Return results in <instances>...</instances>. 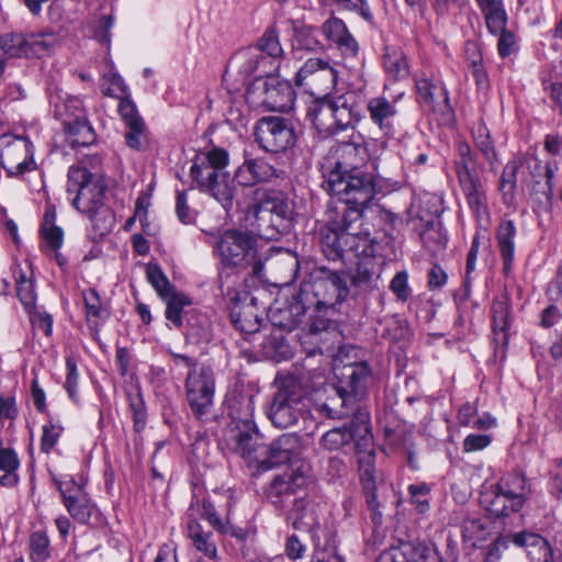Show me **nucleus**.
I'll return each mask as SVG.
<instances>
[{"mask_svg": "<svg viewBox=\"0 0 562 562\" xmlns=\"http://www.w3.org/2000/svg\"><path fill=\"white\" fill-rule=\"evenodd\" d=\"M108 186L100 171H90L83 161L67 173V193L72 206L91 222L93 239L108 235L115 225V215L105 203Z\"/></svg>", "mask_w": 562, "mask_h": 562, "instance_id": "1", "label": "nucleus"}, {"mask_svg": "<svg viewBox=\"0 0 562 562\" xmlns=\"http://www.w3.org/2000/svg\"><path fill=\"white\" fill-rule=\"evenodd\" d=\"M328 190L339 203L335 207L336 216L322 232H342L361 229L364 207L374 196L373 176L366 171L328 172Z\"/></svg>", "mask_w": 562, "mask_h": 562, "instance_id": "2", "label": "nucleus"}, {"mask_svg": "<svg viewBox=\"0 0 562 562\" xmlns=\"http://www.w3.org/2000/svg\"><path fill=\"white\" fill-rule=\"evenodd\" d=\"M321 244L329 260L357 259L352 283L360 288L370 286L376 277L375 240L370 237L368 228L322 232Z\"/></svg>", "mask_w": 562, "mask_h": 562, "instance_id": "3", "label": "nucleus"}, {"mask_svg": "<svg viewBox=\"0 0 562 562\" xmlns=\"http://www.w3.org/2000/svg\"><path fill=\"white\" fill-rule=\"evenodd\" d=\"M334 370L338 380L335 394L317 405V411L330 419L351 416L356 420L359 409H363L360 402L368 392L371 370L366 362H352Z\"/></svg>", "mask_w": 562, "mask_h": 562, "instance_id": "4", "label": "nucleus"}, {"mask_svg": "<svg viewBox=\"0 0 562 562\" xmlns=\"http://www.w3.org/2000/svg\"><path fill=\"white\" fill-rule=\"evenodd\" d=\"M228 153L223 148H213L196 155L190 175L198 188L212 195L226 211L233 207L235 186L226 171Z\"/></svg>", "mask_w": 562, "mask_h": 562, "instance_id": "5", "label": "nucleus"}, {"mask_svg": "<svg viewBox=\"0 0 562 562\" xmlns=\"http://www.w3.org/2000/svg\"><path fill=\"white\" fill-rule=\"evenodd\" d=\"M308 374L312 375V381L306 379L305 373L291 375L281 381L267 414L276 427L288 428L294 425L305 409L304 398L308 392L322 384V381H316L323 378L318 369L308 371Z\"/></svg>", "mask_w": 562, "mask_h": 562, "instance_id": "6", "label": "nucleus"}, {"mask_svg": "<svg viewBox=\"0 0 562 562\" xmlns=\"http://www.w3.org/2000/svg\"><path fill=\"white\" fill-rule=\"evenodd\" d=\"M283 55L282 46L274 30H269L251 45L237 50L228 61L229 69L236 70L244 79L251 76L268 78L279 67V58Z\"/></svg>", "mask_w": 562, "mask_h": 562, "instance_id": "7", "label": "nucleus"}, {"mask_svg": "<svg viewBox=\"0 0 562 562\" xmlns=\"http://www.w3.org/2000/svg\"><path fill=\"white\" fill-rule=\"evenodd\" d=\"M210 244L223 266L243 269L251 267L252 274H260L263 265L258 257L257 240L248 232L226 229Z\"/></svg>", "mask_w": 562, "mask_h": 562, "instance_id": "8", "label": "nucleus"}, {"mask_svg": "<svg viewBox=\"0 0 562 562\" xmlns=\"http://www.w3.org/2000/svg\"><path fill=\"white\" fill-rule=\"evenodd\" d=\"M348 294L349 289L344 274L322 269L321 276L313 282L303 284L297 293V303L294 308L300 314L311 305H335L341 303Z\"/></svg>", "mask_w": 562, "mask_h": 562, "instance_id": "9", "label": "nucleus"}, {"mask_svg": "<svg viewBox=\"0 0 562 562\" xmlns=\"http://www.w3.org/2000/svg\"><path fill=\"white\" fill-rule=\"evenodd\" d=\"M254 402L252 397H247L243 405V411L232 412V423L229 428V439L234 442L235 451L249 463L257 464L260 453L261 435L254 420Z\"/></svg>", "mask_w": 562, "mask_h": 562, "instance_id": "10", "label": "nucleus"}, {"mask_svg": "<svg viewBox=\"0 0 562 562\" xmlns=\"http://www.w3.org/2000/svg\"><path fill=\"white\" fill-rule=\"evenodd\" d=\"M199 518L205 519L215 530L222 533L228 532V527L218 517L214 506L209 501L198 502L187 512L188 537L192 540L196 550L214 560L217 557V549L213 533L203 530L198 521Z\"/></svg>", "mask_w": 562, "mask_h": 562, "instance_id": "11", "label": "nucleus"}, {"mask_svg": "<svg viewBox=\"0 0 562 562\" xmlns=\"http://www.w3.org/2000/svg\"><path fill=\"white\" fill-rule=\"evenodd\" d=\"M186 394L189 407L199 420L209 419L214 406L215 378L211 367L201 364L189 370L186 379Z\"/></svg>", "mask_w": 562, "mask_h": 562, "instance_id": "12", "label": "nucleus"}, {"mask_svg": "<svg viewBox=\"0 0 562 562\" xmlns=\"http://www.w3.org/2000/svg\"><path fill=\"white\" fill-rule=\"evenodd\" d=\"M525 479L519 474H509L483 494L486 509L496 517L508 516L520 510L525 504Z\"/></svg>", "mask_w": 562, "mask_h": 562, "instance_id": "13", "label": "nucleus"}, {"mask_svg": "<svg viewBox=\"0 0 562 562\" xmlns=\"http://www.w3.org/2000/svg\"><path fill=\"white\" fill-rule=\"evenodd\" d=\"M247 101L269 111L286 112L292 108L294 92L286 82L277 78H257L247 88Z\"/></svg>", "mask_w": 562, "mask_h": 562, "instance_id": "14", "label": "nucleus"}, {"mask_svg": "<svg viewBox=\"0 0 562 562\" xmlns=\"http://www.w3.org/2000/svg\"><path fill=\"white\" fill-rule=\"evenodd\" d=\"M255 138L267 153H282L293 147L296 142L293 124L281 116H266L255 126Z\"/></svg>", "mask_w": 562, "mask_h": 562, "instance_id": "15", "label": "nucleus"}, {"mask_svg": "<svg viewBox=\"0 0 562 562\" xmlns=\"http://www.w3.org/2000/svg\"><path fill=\"white\" fill-rule=\"evenodd\" d=\"M0 165L9 177H20L35 168L32 142L21 135L0 136Z\"/></svg>", "mask_w": 562, "mask_h": 562, "instance_id": "16", "label": "nucleus"}, {"mask_svg": "<svg viewBox=\"0 0 562 562\" xmlns=\"http://www.w3.org/2000/svg\"><path fill=\"white\" fill-rule=\"evenodd\" d=\"M338 71L327 59L308 58L297 70L295 83L305 88L311 94L327 95L337 83Z\"/></svg>", "mask_w": 562, "mask_h": 562, "instance_id": "17", "label": "nucleus"}, {"mask_svg": "<svg viewBox=\"0 0 562 562\" xmlns=\"http://www.w3.org/2000/svg\"><path fill=\"white\" fill-rule=\"evenodd\" d=\"M370 159L369 149L363 137L352 135L348 142L339 143L331 148L327 157L328 172H358Z\"/></svg>", "mask_w": 562, "mask_h": 562, "instance_id": "18", "label": "nucleus"}, {"mask_svg": "<svg viewBox=\"0 0 562 562\" xmlns=\"http://www.w3.org/2000/svg\"><path fill=\"white\" fill-rule=\"evenodd\" d=\"M162 301L166 303L165 317L169 322V328L182 329L186 321L188 331L191 335L204 336L207 319L200 315L196 323L192 322L193 315H191V311L184 310L192 304L191 299L187 294L177 291Z\"/></svg>", "mask_w": 562, "mask_h": 562, "instance_id": "19", "label": "nucleus"}, {"mask_svg": "<svg viewBox=\"0 0 562 562\" xmlns=\"http://www.w3.org/2000/svg\"><path fill=\"white\" fill-rule=\"evenodd\" d=\"M307 482L308 476L303 465L285 471L273 477L267 488V497L279 507H284L288 503L293 504V498L300 497L297 494L306 486Z\"/></svg>", "mask_w": 562, "mask_h": 562, "instance_id": "20", "label": "nucleus"}, {"mask_svg": "<svg viewBox=\"0 0 562 562\" xmlns=\"http://www.w3.org/2000/svg\"><path fill=\"white\" fill-rule=\"evenodd\" d=\"M282 171L271 165L265 157H255L249 153L244 154V161L234 173L233 182L241 187H254L269 183L279 179Z\"/></svg>", "mask_w": 562, "mask_h": 562, "instance_id": "21", "label": "nucleus"}, {"mask_svg": "<svg viewBox=\"0 0 562 562\" xmlns=\"http://www.w3.org/2000/svg\"><path fill=\"white\" fill-rule=\"evenodd\" d=\"M416 89L419 102L425 109L442 117L451 116L452 108L448 91L440 79L420 77L416 79Z\"/></svg>", "mask_w": 562, "mask_h": 562, "instance_id": "22", "label": "nucleus"}, {"mask_svg": "<svg viewBox=\"0 0 562 562\" xmlns=\"http://www.w3.org/2000/svg\"><path fill=\"white\" fill-rule=\"evenodd\" d=\"M299 450V437L292 434H284L260 452L257 468L259 471H268L274 467L292 462L297 457Z\"/></svg>", "mask_w": 562, "mask_h": 562, "instance_id": "23", "label": "nucleus"}, {"mask_svg": "<svg viewBox=\"0 0 562 562\" xmlns=\"http://www.w3.org/2000/svg\"><path fill=\"white\" fill-rule=\"evenodd\" d=\"M58 491L61 501L69 515L79 524L85 525L90 520L94 510V504L81 485L70 479L68 482H58Z\"/></svg>", "mask_w": 562, "mask_h": 562, "instance_id": "24", "label": "nucleus"}, {"mask_svg": "<svg viewBox=\"0 0 562 562\" xmlns=\"http://www.w3.org/2000/svg\"><path fill=\"white\" fill-rule=\"evenodd\" d=\"M376 562H440V558L426 543L409 541L383 551Z\"/></svg>", "mask_w": 562, "mask_h": 562, "instance_id": "25", "label": "nucleus"}, {"mask_svg": "<svg viewBox=\"0 0 562 562\" xmlns=\"http://www.w3.org/2000/svg\"><path fill=\"white\" fill-rule=\"evenodd\" d=\"M322 506L319 503L306 497L293 498V505L286 513V521L295 530H307L314 532L319 527V515Z\"/></svg>", "mask_w": 562, "mask_h": 562, "instance_id": "26", "label": "nucleus"}, {"mask_svg": "<svg viewBox=\"0 0 562 562\" xmlns=\"http://www.w3.org/2000/svg\"><path fill=\"white\" fill-rule=\"evenodd\" d=\"M306 117L318 134L326 138L336 134L331 99L317 97L307 106Z\"/></svg>", "mask_w": 562, "mask_h": 562, "instance_id": "27", "label": "nucleus"}, {"mask_svg": "<svg viewBox=\"0 0 562 562\" xmlns=\"http://www.w3.org/2000/svg\"><path fill=\"white\" fill-rule=\"evenodd\" d=\"M510 539L515 546L526 550L531 562H554L550 543L539 533L521 531L513 533Z\"/></svg>", "mask_w": 562, "mask_h": 562, "instance_id": "28", "label": "nucleus"}, {"mask_svg": "<svg viewBox=\"0 0 562 562\" xmlns=\"http://www.w3.org/2000/svg\"><path fill=\"white\" fill-rule=\"evenodd\" d=\"M356 437L355 449L358 454L359 474H361L362 461L369 457L372 469L375 470V450L373 447V436L369 428V413L366 409H359L356 416L355 425Z\"/></svg>", "mask_w": 562, "mask_h": 562, "instance_id": "29", "label": "nucleus"}, {"mask_svg": "<svg viewBox=\"0 0 562 562\" xmlns=\"http://www.w3.org/2000/svg\"><path fill=\"white\" fill-rule=\"evenodd\" d=\"M323 34L334 43L345 56H356L358 53V43L348 31L342 20L331 16L322 25Z\"/></svg>", "mask_w": 562, "mask_h": 562, "instance_id": "30", "label": "nucleus"}, {"mask_svg": "<svg viewBox=\"0 0 562 562\" xmlns=\"http://www.w3.org/2000/svg\"><path fill=\"white\" fill-rule=\"evenodd\" d=\"M370 120L384 136L392 134L393 121L397 114L396 103L383 95L371 98L367 103Z\"/></svg>", "mask_w": 562, "mask_h": 562, "instance_id": "31", "label": "nucleus"}, {"mask_svg": "<svg viewBox=\"0 0 562 562\" xmlns=\"http://www.w3.org/2000/svg\"><path fill=\"white\" fill-rule=\"evenodd\" d=\"M292 30V50L297 59L303 58L304 52H317L323 49V44L318 38L317 30L312 25H306L299 20H291Z\"/></svg>", "mask_w": 562, "mask_h": 562, "instance_id": "32", "label": "nucleus"}, {"mask_svg": "<svg viewBox=\"0 0 562 562\" xmlns=\"http://www.w3.org/2000/svg\"><path fill=\"white\" fill-rule=\"evenodd\" d=\"M331 102L336 134L353 127L360 121V111L353 93L338 95L331 99Z\"/></svg>", "mask_w": 562, "mask_h": 562, "instance_id": "33", "label": "nucleus"}, {"mask_svg": "<svg viewBox=\"0 0 562 562\" xmlns=\"http://www.w3.org/2000/svg\"><path fill=\"white\" fill-rule=\"evenodd\" d=\"M516 225L513 220L504 218L496 228V243L504 263V271L507 273L515 257Z\"/></svg>", "mask_w": 562, "mask_h": 562, "instance_id": "34", "label": "nucleus"}, {"mask_svg": "<svg viewBox=\"0 0 562 562\" xmlns=\"http://www.w3.org/2000/svg\"><path fill=\"white\" fill-rule=\"evenodd\" d=\"M469 207L477 218L488 216L487 196L484 187L479 178H469L463 176L462 183L460 184Z\"/></svg>", "mask_w": 562, "mask_h": 562, "instance_id": "35", "label": "nucleus"}, {"mask_svg": "<svg viewBox=\"0 0 562 562\" xmlns=\"http://www.w3.org/2000/svg\"><path fill=\"white\" fill-rule=\"evenodd\" d=\"M260 192H262L265 199L260 203L254 205V213L258 220L262 218L261 214L263 212L277 216L281 222L291 218L293 207L288 198L279 193L267 194L263 190H257V193Z\"/></svg>", "mask_w": 562, "mask_h": 562, "instance_id": "36", "label": "nucleus"}, {"mask_svg": "<svg viewBox=\"0 0 562 562\" xmlns=\"http://www.w3.org/2000/svg\"><path fill=\"white\" fill-rule=\"evenodd\" d=\"M493 333L496 342L506 344L508 339L507 330L510 319V302L508 296L497 297L492 304Z\"/></svg>", "mask_w": 562, "mask_h": 562, "instance_id": "37", "label": "nucleus"}, {"mask_svg": "<svg viewBox=\"0 0 562 562\" xmlns=\"http://www.w3.org/2000/svg\"><path fill=\"white\" fill-rule=\"evenodd\" d=\"M52 102L54 104V115L61 124H69V122L72 123L87 116L82 100L77 97L57 95Z\"/></svg>", "mask_w": 562, "mask_h": 562, "instance_id": "38", "label": "nucleus"}, {"mask_svg": "<svg viewBox=\"0 0 562 562\" xmlns=\"http://www.w3.org/2000/svg\"><path fill=\"white\" fill-rule=\"evenodd\" d=\"M231 318L235 328L245 334L257 333L262 321L256 313L255 299L250 304L235 305Z\"/></svg>", "mask_w": 562, "mask_h": 562, "instance_id": "39", "label": "nucleus"}, {"mask_svg": "<svg viewBox=\"0 0 562 562\" xmlns=\"http://www.w3.org/2000/svg\"><path fill=\"white\" fill-rule=\"evenodd\" d=\"M485 18L486 27L491 34L497 35L506 30L507 14L503 8V0H476Z\"/></svg>", "mask_w": 562, "mask_h": 562, "instance_id": "40", "label": "nucleus"}, {"mask_svg": "<svg viewBox=\"0 0 562 562\" xmlns=\"http://www.w3.org/2000/svg\"><path fill=\"white\" fill-rule=\"evenodd\" d=\"M362 461L361 465V474L360 482L366 495L367 506L372 513V519L381 518V514L379 512L380 503L378 502L376 495V481H375V472L372 469V463H370L369 457H366Z\"/></svg>", "mask_w": 562, "mask_h": 562, "instance_id": "41", "label": "nucleus"}, {"mask_svg": "<svg viewBox=\"0 0 562 562\" xmlns=\"http://www.w3.org/2000/svg\"><path fill=\"white\" fill-rule=\"evenodd\" d=\"M83 302L88 326L93 330H98L108 319L109 311L94 289H89L83 292Z\"/></svg>", "mask_w": 562, "mask_h": 562, "instance_id": "42", "label": "nucleus"}, {"mask_svg": "<svg viewBox=\"0 0 562 562\" xmlns=\"http://www.w3.org/2000/svg\"><path fill=\"white\" fill-rule=\"evenodd\" d=\"M64 131L67 136V142L72 148L89 146L95 140V134L90 125L87 116L80 120L74 121L69 124H63Z\"/></svg>", "mask_w": 562, "mask_h": 562, "instance_id": "43", "label": "nucleus"}, {"mask_svg": "<svg viewBox=\"0 0 562 562\" xmlns=\"http://www.w3.org/2000/svg\"><path fill=\"white\" fill-rule=\"evenodd\" d=\"M26 37V57L49 55L58 43V35L52 31L32 33Z\"/></svg>", "mask_w": 562, "mask_h": 562, "instance_id": "44", "label": "nucleus"}, {"mask_svg": "<svg viewBox=\"0 0 562 562\" xmlns=\"http://www.w3.org/2000/svg\"><path fill=\"white\" fill-rule=\"evenodd\" d=\"M520 158H513L503 169L498 189L502 193L503 203L512 205L515 201V191L517 187V173L521 167Z\"/></svg>", "mask_w": 562, "mask_h": 562, "instance_id": "45", "label": "nucleus"}, {"mask_svg": "<svg viewBox=\"0 0 562 562\" xmlns=\"http://www.w3.org/2000/svg\"><path fill=\"white\" fill-rule=\"evenodd\" d=\"M473 138L476 148L488 162L491 171L495 173L497 171L498 156L490 131L484 123L481 122L474 127Z\"/></svg>", "mask_w": 562, "mask_h": 562, "instance_id": "46", "label": "nucleus"}, {"mask_svg": "<svg viewBox=\"0 0 562 562\" xmlns=\"http://www.w3.org/2000/svg\"><path fill=\"white\" fill-rule=\"evenodd\" d=\"M356 420L350 426L338 427L328 430L322 437V446L329 451H337L349 445L356 437Z\"/></svg>", "mask_w": 562, "mask_h": 562, "instance_id": "47", "label": "nucleus"}, {"mask_svg": "<svg viewBox=\"0 0 562 562\" xmlns=\"http://www.w3.org/2000/svg\"><path fill=\"white\" fill-rule=\"evenodd\" d=\"M26 57V37L20 33H8L0 36V56Z\"/></svg>", "mask_w": 562, "mask_h": 562, "instance_id": "48", "label": "nucleus"}, {"mask_svg": "<svg viewBox=\"0 0 562 562\" xmlns=\"http://www.w3.org/2000/svg\"><path fill=\"white\" fill-rule=\"evenodd\" d=\"M29 547L32 562H46L49 559V538L45 531L38 530L32 532Z\"/></svg>", "mask_w": 562, "mask_h": 562, "instance_id": "49", "label": "nucleus"}, {"mask_svg": "<svg viewBox=\"0 0 562 562\" xmlns=\"http://www.w3.org/2000/svg\"><path fill=\"white\" fill-rule=\"evenodd\" d=\"M146 276L148 282L151 284L161 300L177 292L162 270L157 265H148L146 269Z\"/></svg>", "mask_w": 562, "mask_h": 562, "instance_id": "50", "label": "nucleus"}, {"mask_svg": "<svg viewBox=\"0 0 562 562\" xmlns=\"http://www.w3.org/2000/svg\"><path fill=\"white\" fill-rule=\"evenodd\" d=\"M44 241L50 249H58L63 245V231L55 225V213L47 211L42 223Z\"/></svg>", "mask_w": 562, "mask_h": 562, "instance_id": "51", "label": "nucleus"}, {"mask_svg": "<svg viewBox=\"0 0 562 562\" xmlns=\"http://www.w3.org/2000/svg\"><path fill=\"white\" fill-rule=\"evenodd\" d=\"M16 295L26 310L35 306L36 293L33 280L27 278L22 271L15 276Z\"/></svg>", "mask_w": 562, "mask_h": 562, "instance_id": "52", "label": "nucleus"}, {"mask_svg": "<svg viewBox=\"0 0 562 562\" xmlns=\"http://www.w3.org/2000/svg\"><path fill=\"white\" fill-rule=\"evenodd\" d=\"M409 499L413 505H415L416 510L420 514H424L429 510L430 504L428 496L430 494V485L423 482L418 484H411L407 487Z\"/></svg>", "mask_w": 562, "mask_h": 562, "instance_id": "53", "label": "nucleus"}, {"mask_svg": "<svg viewBox=\"0 0 562 562\" xmlns=\"http://www.w3.org/2000/svg\"><path fill=\"white\" fill-rule=\"evenodd\" d=\"M312 538L315 549L311 562H344L342 558L337 553L335 540L329 541L322 548L319 539L315 535Z\"/></svg>", "mask_w": 562, "mask_h": 562, "instance_id": "54", "label": "nucleus"}, {"mask_svg": "<svg viewBox=\"0 0 562 562\" xmlns=\"http://www.w3.org/2000/svg\"><path fill=\"white\" fill-rule=\"evenodd\" d=\"M390 290L401 302H406L412 295V289L408 284V272L406 270L397 272L390 282Z\"/></svg>", "mask_w": 562, "mask_h": 562, "instance_id": "55", "label": "nucleus"}, {"mask_svg": "<svg viewBox=\"0 0 562 562\" xmlns=\"http://www.w3.org/2000/svg\"><path fill=\"white\" fill-rule=\"evenodd\" d=\"M66 381H65V389L70 397V400L75 403L78 402V370H77V363L74 357H67L66 358Z\"/></svg>", "mask_w": 562, "mask_h": 562, "instance_id": "56", "label": "nucleus"}, {"mask_svg": "<svg viewBox=\"0 0 562 562\" xmlns=\"http://www.w3.org/2000/svg\"><path fill=\"white\" fill-rule=\"evenodd\" d=\"M61 431L63 427L56 425L53 420L45 424L43 426V434L41 438V450L48 453L56 446Z\"/></svg>", "mask_w": 562, "mask_h": 562, "instance_id": "57", "label": "nucleus"}, {"mask_svg": "<svg viewBox=\"0 0 562 562\" xmlns=\"http://www.w3.org/2000/svg\"><path fill=\"white\" fill-rule=\"evenodd\" d=\"M119 113L125 123V126L136 124L137 122H144L139 116L135 103L127 97H122L119 103Z\"/></svg>", "mask_w": 562, "mask_h": 562, "instance_id": "58", "label": "nucleus"}, {"mask_svg": "<svg viewBox=\"0 0 562 562\" xmlns=\"http://www.w3.org/2000/svg\"><path fill=\"white\" fill-rule=\"evenodd\" d=\"M462 536L465 540H482L485 528L479 518H467L462 521Z\"/></svg>", "mask_w": 562, "mask_h": 562, "instance_id": "59", "label": "nucleus"}, {"mask_svg": "<svg viewBox=\"0 0 562 562\" xmlns=\"http://www.w3.org/2000/svg\"><path fill=\"white\" fill-rule=\"evenodd\" d=\"M125 142L132 149L139 150L143 145V138L145 136V123L137 122L136 124L126 126Z\"/></svg>", "mask_w": 562, "mask_h": 562, "instance_id": "60", "label": "nucleus"}, {"mask_svg": "<svg viewBox=\"0 0 562 562\" xmlns=\"http://www.w3.org/2000/svg\"><path fill=\"white\" fill-rule=\"evenodd\" d=\"M284 552L290 560H299L305 555L306 544L296 535L288 537L284 544Z\"/></svg>", "mask_w": 562, "mask_h": 562, "instance_id": "61", "label": "nucleus"}, {"mask_svg": "<svg viewBox=\"0 0 562 562\" xmlns=\"http://www.w3.org/2000/svg\"><path fill=\"white\" fill-rule=\"evenodd\" d=\"M176 213H177L178 220L183 224H190L194 220V215L188 205L187 194L184 191H177Z\"/></svg>", "mask_w": 562, "mask_h": 562, "instance_id": "62", "label": "nucleus"}, {"mask_svg": "<svg viewBox=\"0 0 562 562\" xmlns=\"http://www.w3.org/2000/svg\"><path fill=\"white\" fill-rule=\"evenodd\" d=\"M499 36L497 49L501 57L506 58L515 50L516 38L513 32L507 29L497 34Z\"/></svg>", "mask_w": 562, "mask_h": 562, "instance_id": "63", "label": "nucleus"}, {"mask_svg": "<svg viewBox=\"0 0 562 562\" xmlns=\"http://www.w3.org/2000/svg\"><path fill=\"white\" fill-rule=\"evenodd\" d=\"M491 443L488 435L471 434L463 441V449L467 452L479 451L486 448Z\"/></svg>", "mask_w": 562, "mask_h": 562, "instance_id": "64", "label": "nucleus"}]
</instances>
